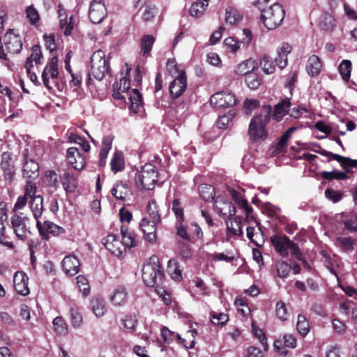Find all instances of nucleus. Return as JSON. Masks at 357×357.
I'll list each match as a JSON object with an SVG mask.
<instances>
[{"mask_svg": "<svg viewBox=\"0 0 357 357\" xmlns=\"http://www.w3.org/2000/svg\"><path fill=\"white\" fill-rule=\"evenodd\" d=\"M271 107L265 105L262 107L260 114L251 119L248 135L252 141L264 140L266 138V125L271 119Z\"/></svg>", "mask_w": 357, "mask_h": 357, "instance_id": "f257e3e1", "label": "nucleus"}, {"mask_svg": "<svg viewBox=\"0 0 357 357\" xmlns=\"http://www.w3.org/2000/svg\"><path fill=\"white\" fill-rule=\"evenodd\" d=\"M142 272L143 282L146 286L158 287L162 284L165 273L157 257H150L149 261L144 264Z\"/></svg>", "mask_w": 357, "mask_h": 357, "instance_id": "f03ea898", "label": "nucleus"}, {"mask_svg": "<svg viewBox=\"0 0 357 357\" xmlns=\"http://www.w3.org/2000/svg\"><path fill=\"white\" fill-rule=\"evenodd\" d=\"M109 59L105 57V52L102 50L94 52L91 57V70L86 83L91 84V77L97 80H102L109 73Z\"/></svg>", "mask_w": 357, "mask_h": 357, "instance_id": "7ed1b4c3", "label": "nucleus"}, {"mask_svg": "<svg viewBox=\"0 0 357 357\" xmlns=\"http://www.w3.org/2000/svg\"><path fill=\"white\" fill-rule=\"evenodd\" d=\"M284 10L280 3H274L262 9L261 20L268 29H274L280 25L284 18Z\"/></svg>", "mask_w": 357, "mask_h": 357, "instance_id": "20e7f679", "label": "nucleus"}, {"mask_svg": "<svg viewBox=\"0 0 357 357\" xmlns=\"http://www.w3.org/2000/svg\"><path fill=\"white\" fill-rule=\"evenodd\" d=\"M158 181V172L155 167L147 163L142 167L140 172L135 176V183L137 188L152 190Z\"/></svg>", "mask_w": 357, "mask_h": 357, "instance_id": "39448f33", "label": "nucleus"}, {"mask_svg": "<svg viewBox=\"0 0 357 357\" xmlns=\"http://www.w3.org/2000/svg\"><path fill=\"white\" fill-rule=\"evenodd\" d=\"M271 242L275 248L282 257H287L289 255L288 250L291 251V255L298 256L300 255L298 245L289 239L286 235H273L271 236Z\"/></svg>", "mask_w": 357, "mask_h": 357, "instance_id": "423d86ee", "label": "nucleus"}, {"mask_svg": "<svg viewBox=\"0 0 357 357\" xmlns=\"http://www.w3.org/2000/svg\"><path fill=\"white\" fill-rule=\"evenodd\" d=\"M130 70L131 67H129L128 63H126L124 68H122V77L120 78L119 82H115L113 84L114 92L112 96L115 99L121 100L125 98V97L122 95V93H127L130 87Z\"/></svg>", "mask_w": 357, "mask_h": 357, "instance_id": "0eeeda50", "label": "nucleus"}, {"mask_svg": "<svg viewBox=\"0 0 357 357\" xmlns=\"http://www.w3.org/2000/svg\"><path fill=\"white\" fill-rule=\"evenodd\" d=\"M29 221L28 217H22L18 214H15L10 218L12 228L18 239L25 241L31 234L29 227L27 226Z\"/></svg>", "mask_w": 357, "mask_h": 357, "instance_id": "6e6552de", "label": "nucleus"}, {"mask_svg": "<svg viewBox=\"0 0 357 357\" xmlns=\"http://www.w3.org/2000/svg\"><path fill=\"white\" fill-rule=\"evenodd\" d=\"M59 76L58 70V58L57 56H53L47 61L43 71L42 73V79L44 85L48 89H51L50 79H52L54 83Z\"/></svg>", "mask_w": 357, "mask_h": 357, "instance_id": "1a4fd4ad", "label": "nucleus"}, {"mask_svg": "<svg viewBox=\"0 0 357 357\" xmlns=\"http://www.w3.org/2000/svg\"><path fill=\"white\" fill-rule=\"evenodd\" d=\"M211 104L215 108H225L234 106L237 99L234 94L227 91L214 93L210 98Z\"/></svg>", "mask_w": 357, "mask_h": 357, "instance_id": "9d476101", "label": "nucleus"}, {"mask_svg": "<svg viewBox=\"0 0 357 357\" xmlns=\"http://www.w3.org/2000/svg\"><path fill=\"white\" fill-rule=\"evenodd\" d=\"M3 44L6 50L11 54H17L22 49V42L19 34L9 30L3 37Z\"/></svg>", "mask_w": 357, "mask_h": 357, "instance_id": "9b49d317", "label": "nucleus"}, {"mask_svg": "<svg viewBox=\"0 0 357 357\" xmlns=\"http://www.w3.org/2000/svg\"><path fill=\"white\" fill-rule=\"evenodd\" d=\"M68 163L76 170H82L86 166V155L79 152L76 147H70L66 151Z\"/></svg>", "mask_w": 357, "mask_h": 357, "instance_id": "f8f14e48", "label": "nucleus"}, {"mask_svg": "<svg viewBox=\"0 0 357 357\" xmlns=\"http://www.w3.org/2000/svg\"><path fill=\"white\" fill-rule=\"evenodd\" d=\"M186 87L187 77L185 73L182 72L175 77L169 86L171 96L174 99L179 98L185 91Z\"/></svg>", "mask_w": 357, "mask_h": 357, "instance_id": "ddd939ff", "label": "nucleus"}, {"mask_svg": "<svg viewBox=\"0 0 357 357\" xmlns=\"http://www.w3.org/2000/svg\"><path fill=\"white\" fill-rule=\"evenodd\" d=\"M107 15L105 4L101 1L94 0L91 3L89 17L93 24L100 23Z\"/></svg>", "mask_w": 357, "mask_h": 357, "instance_id": "4468645a", "label": "nucleus"}, {"mask_svg": "<svg viewBox=\"0 0 357 357\" xmlns=\"http://www.w3.org/2000/svg\"><path fill=\"white\" fill-rule=\"evenodd\" d=\"M106 249L115 256H121L126 250L122 243L114 234H108L102 240Z\"/></svg>", "mask_w": 357, "mask_h": 357, "instance_id": "2eb2a0df", "label": "nucleus"}, {"mask_svg": "<svg viewBox=\"0 0 357 357\" xmlns=\"http://www.w3.org/2000/svg\"><path fill=\"white\" fill-rule=\"evenodd\" d=\"M36 227L39 231L40 235L44 238L47 237L49 234L54 236H59L63 234L65 230L63 228L55 225L50 221H45L43 223L40 220L36 222Z\"/></svg>", "mask_w": 357, "mask_h": 357, "instance_id": "dca6fc26", "label": "nucleus"}, {"mask_svg": "<svg viewBox=\"0 0 357 357\" xmlns=\"http://www.w3.org/2000/svg\"><path fill=\"white\" fill-rule=\"evenodd\" d=\"M243 35L244 37L242 38L241 42L236 40L231 37L225 38L224 40V45L227 47V50L232 53H234L239 50L241 43L248 45L252 40L251 31L248 29H244L243 30Z\"/></svg>", "mask_w": 357, "mask_h": 357, "instance_id": "f3484780", "label": "nucleus"}, {"mask_svg": "<svg viewBox=\"0 0 357 357\" xmlns=\"http://www.w3.org/2000/svg\"><path fill=\"white\" fill-rule=\"evenodd\" d=\"M214 206L217 212L221 215L230 218L234 216L236 213V207L233 204L221 196H218L215 198Z\"/></svg>", "mask_w": 357, "mask_h": 357, "instance_id": "a211bd4d", "label": "nucleus"}, {"mask_svg": "<svg viewBox=\"0 0 357 357\" xmlns=\"http://www.w3.org/2000/svg\"><path fill=\"white\" fill-rule=\"evenodd\" d=\"M29 277L22 271H17L13 277L15 290L20 295L26 296L29 294L28 287Z\"/></svg>", "mask_w": 357, "mask_h": 357, "instance_id": "6ab92c4d", "label": "nucleus"}, {"mask_svg": "<svg viewBox=\"0 0 357 357\" xmlns=\"http://www.w3.org/2000/svg\"><path fill=\"white\" fill-rule=\"evenodd\" d=\"M228 191L236 204L245 211L247 216L250 215L252 212V208L245 198V191L242 189L237 190L234 188H229Z\"/></svg>", "mask_w": 357, "mask_h": 357, "instance_id": "aec40b11", "label": "nucleus"}, {"mask_svg": "<svg viewBox=\"0 0 357 357\" xmlns=\"http://www.w3.org/2000/svg\"><path fill=\"white\" fill-rule=\"evenodd\" d=\"M159 223L151 222L148 218H144L141 220L140 227L144 234L146 240L150 243H154L156 241V226Z\"/></svg>", "mask_w": 357, "mask_h": 357, "instance_id": "412c9836", "label": "nucleus"}, {"mask_svg": "<svg viewBox=\"0 0 357 357\" xmlns=\"http://www.w3.org/2000/svg\"><path fill=\"white\" fill-rule=\"evenodd\" d=\"M1 169L3 171L6 180L13 181L15 174L14 167L12 164V153L8 151L1 154Z\"/></svg>", "mask_w": 357, "mask_h": 357, "instance_id": "4be33fe9", "label": "nucleus"}, {"mask_svg": "<svg viewBox=\"0 0 357 357\" xmlns=\"http://www.w3.org/2000/svg\"><path fill=\"white\" fill-rule=\"evenodd\" d=\"M22 172L24 178L35 180L39 175V165L35 160L29 159L26 155H24Z\"/></svg>", "mask_w": 357, "mask_h": 357, "instance_id": "5701e85b", "label": "nucleus"}, {"mask_svg": "<svg viewBox=\"0 0 357 357\" xmlns=\"http://www.w3.org/2000/svg\"><path fill=\"white\" fill-rule=\"evenodd\" d=\"M63 188L66 193H74L77 187V176L72 172L65 171L60 176Z\"/></svg>", "mask_w": 357, "mask_h": 357, "instance_id": "b1692460", "label": "nucleus"}, {"mask_svg": "<svg viewBox=\"0 0 357 357\" xmlns=\"http://www.w3.org/2000/svg\"><path fill=\"white\" fill-rule=\"evenodd\" d=\"M58 14L59 25L61 29H64V35L67 36H70L75 24L74 17L71 15L68 20L66 10L61 5L59 6Z\"/></svg>", "mask_w": 357, "mask_h": 357, "instance_id": "393cba45", "label": "nucleus"}, {"mask_svg": "<svg viewBox=\"0 0 357 357\" xmlns=\"http://www.w3.org/2000/svg\"><path fill=\"white\" fill-rule=\"evenodd\" d=\"M80 263L77 257L68 255L62 261V268L66 274L70 276L75 275L79 271Z\"/></svg>", "mask_w": 357, "mask_h": 357, "instance_id": "a878e982", "label": "nucleus"}, {"mask_svg": "<svg viewBox=\"0 0 357 357\" xmlns=\"http://www.w3.org/2000/svg\"><path fill=\"white\" fill-rule=\"evenodd\" d=\"M128 292L123 286H118L114 291L110 301L115 306L125 305L128 300Z\"/></svg>", "mask_w": 357, "mask_h": 357, "instance_id": "bb28decb", "label": "nucleus"}, {"mask_svg": "<svg viewBox=\"0 0 357 357\" xmlns=\"http://www.w3.org/2000/svg\"><path fill=\"white\" fill-rule=\"evenodd\" d=\"M29 206L33 218L36 220V222H38V220H40L45 210L43 197L38 195L36 197H33L31 199L29 200Z\"/></svg>", "mask_w": 357, "mask_h": 357, "instance_id": "cd10ccee", "label": "nucleus"}, {"mask_svg": "<svg viewBox=\"0 0 357 357\" xmlns=\"http://www.w3.org/2000/svg\"><path fill=\"white\" fill-rule=\"evenodd\" d=\"M322 64L320 59L314 54L311 55L307 61L306 71L312 77L318 75L321 70Z\"/></svg>", "mask_w": 357, "mask_h": 357, "instance_id": "c85d7f7f", "label": "nucleus"}, {"mask_svg": "<svg viewBox=\"0 0 357 357\" xmlns=\"http://www.w3.org/2000/svg\"><path fill=\"white\" fill-rule=\"evenodd\" d=\"M291 51V47L288 43H284L278 50V56L275 59L276 65L281 69L287 65V54Z\"/></svg>", "mask_w": 357, "mask_h": 357, "instance_id": "c756f323", "label": "nucleus"}, {"mask_svg": "<svg viewBox=\"0 0 357 357\" xmlns=\"http://www.w3.org/2000/svg\"><path fill=\"white\" fill-rule=\"evenodd\" d=\"M111 193L117 199L125 200L126 197L130 194V189L126 183L119 181L112 188Z\"/></svg>", "mask_w": 357, "mask_h": 357, "instance_id": "7c9ffc66", "label": "nucleus"}, {"mask_svg": "<svg viewBox=\"0 0 357 357\" xmlns=\"http://www.w3.org/2000/svg\"><path fill=\"white\" fill-rule=\"evenodd\" d=\"M290 105V99L286 98L281 100L275 106L274 113L273 114V118L277 121H280L289 110Z\"/></svg>", "mask_w": 357, "mask_h": 357, "instance_id": "2f4dec72", "label": "nucleus"}, {"mask_svg": "<svg viewBox=\"0 0 357 357\" xmlns=\"http://www.w3.org/2000/svg\"><path fill=\"white\" fill-rule=\"evenodd\" d=\"M122 236V244L123 247L132 248L137 245V241L135 238V234L130 231L128 227L123 225L121 228Z\"/></svg>", "mask_w": 357, "mask_h": 357, "instance_id": "473e14b6", "label": "nucleus"}, {"mask_svg": "<svg viewBox=\"0 0 357 357\" xmlns=\"http://www.w3.org/2000/svg\"><path fill=\"white\" fill-rule=\"evenodd\" d=\"M124 158L123 153L121 151H115L110 162L111 170L114 173L121 172L124 169Z\"/></svg>", "mask_w": 357, "mask_h": 357, "instance_id": "72a5a7b5", "label": "nucleus"}, {"mask_svg": "<svg viewBox=\"0 0 357 357\" xmlns=\"http://www.w3.org/2000/svg\"><path fill=\"white\" fill-rule=\"evenodd\" d=\"M91 308L97 317H102L106 312V307L103 299L93 297L91 300Z\"/></svg>", "mask_w": 357, "mask_h": 357, "instance_id": "f704fd0d", "label": "nucleus"}, {"mask_svg": "<svg viewBox=\"0 0 357 357\" xmlns=\"http://www.w3.org/2000/svg\"><path fill=\"white\" fill-rule=\"evenodd\" d=\"M167 271L174 280L180 281L182 279L181 271L179 268L177 260L174 259L169 260Z\"/></svg>", "mask_w": 357, "mask_h": 357, "instance_id": "c9c22d12", "label": "nucleus"}, {"mask_svg": "<svg viewBox=\"0 0 357 357\" xmlns=\"http://www.w3.org/2000/svg\"><path fill=\"white\" fill-rule=\"evenodd\" d=\"M255 68V62L251 59L242 61L235 67L234 72L238 75H245L251 73Z\"/></svg>", "mask_w": 357, "mask_h": 357, "instance_id": "e433bc0d", "label": "nucleus"}, {"mask_svg": "<svg viewBox=\"0 0 357 357\" xmlns=\"http://www.w3.org/2000/svg\"><path fill=\"white\" fill-rule=\"evenodd\" d=\"M208 5V0H197L194 2L190 8V15L199 17L205 11Z\"/></svg>", "mask_w": 357, "mask_h": 357, "instance_id": "4c0bfd02", "label": "nucleus"}, {"mask_svg": "<svg viewBox=\"0 0 357 357\" xmlns=\"http://www.w3.org/2000/svg\"><path fill=\"white\" fill-rule=\"evenodd\" d=\"M242 15L234 7L229 6L225 10V22L230 25H234L241 21Z\"/></svg>", "mask_w": 357, "mask_h": 357, "instance_id": "58836bf2", "label": "nucleus"}, {"mask_svg": "<svg viewBox=\"0 0 357 357\" xmlns=\"http://www.w3.org/2000/svg\"><path fill=\"white\" fill-rule=\"evenodd\" d=\"M129 99L131 109L135 113L139 112V109L142 106V96L137 89H132Z\"/></svg>", "mask_w": 357, "mask_h": 357, "instance_id": "ea45409f", "label": "nucleus"}, {"mask_svg": "<svg viewBox=\"0 0 357 357\" xmlns=\"http://www.w3.org/2000/svg\"><path fill=\"white\" fill-rule=\"evenodd\" d=\"M199 193L206 202H211L215 197L214 188L211 185L202 184L199 186Z\"/></svg>", "mask_w": 357, "mask_h": 357, "instance_id": "a19ab883", "label": "nucleus"}, {"mask_svg": "<svg viewBox=\"0 0 357 357\" xmlns=\"http://www.w3.org/2000/svg\"><path fill=\"white\" fill-rule=\"evenodd\" d=\"M148 218L151 220V222L160 223L161 218L158 209V206L155 201H151L149 202L147 206Z\"/></svg>", "mask_w": 357, "mask_h": 357, "instance_id": "79ce46f5", "label": "nucleus"}, {"mask_svg": "<svg viewBox=\"0 0 357 357\" xmlns=\"http://www.w3.org/2000/svg\"><path fill=\"white\" fill-rule=\"evenodd\" d=\"M70 318L72 326L74 328H79L83 323L82 315L77 307H72L70 309Z\"/></svg>", "mask_w": 357, "mask_h": 357, "instance_id": "37998d69", "label": "nucleus"}, {"mask_svg": "<svg viewBox=\"0 0 357 357\" xmlns=\"http://www.w3.org/2000/svg\"><path fill=\"white\" fill-rule=\"evenodd\" d=\"M155 38L151 35H145L141 40V52L144 56L149 54L151 51Z\"/></svg>", "mask_w": 357, "mask_h": 357, "instance_id": "c03bdc74", "label": "nucleus"}, {"mask_svg": "<svg viewBox=\"0 0 357 357\" xmlns=\"http://www.w3.org/2000/svg\"><path fill=\"white\" fill-rule=\"evenodd\" d=\"M296 328H297L298 332L303 337L306 336V335L309 333L310 324L304 315H302V314L298 315Z\"/></svg>", "mask_w": 357, "mask_h": 357, "instance_id": "a18cd8bd", "label": "nucleus"}, {"mask_svg": "<svg viewBox=\"0 0 357 357\" xmlns=\"http://www.w3.org/2000/svg\"><path fill=\"white\" fill-rule=\"evenodd\" d=\"M351 68V62L349 60H343L339 65V73L344 81L349 82Z\"/></svg>", "mask_w": 357, "mask_h": 357, "instance_id": "49530a36", "label": "nucleus"}, {"mask_svg": "<svg viewBox=\"0 0 357 357\" xmlns=\"http://www.w3.org/2000/svg\"><path fill=\"white\" fill-rule=\"evenodd\" d=\"M321 176L324 179L328 180V181H331L333 179L346 180L348 178V176L345 172L337 171V170H334V171H331V172L324 171V172H321Z\"/></svg>", "mask_w": 357, "mask_h": 357, "instance_id": "de8ad7c7", "label": "nucleus"}, {"mask_svg": "<svg viewBox=\"0 0 357 357\" xmlns=\"http://www.w3.org/2000/svg\"><path fill=\"white\" fill-rule=\"evenodd\" d=\"M53 325L57 334L61 335H67L68 325L61 317H55L53 320Z\"/></svg>", "mask_w": 357, "mask_h": 357, "instance_id": "09e8293b", "label": "nucleus"}, {"mask_svg": "<svg viewBox=\"0 0 357 357\" xmlns=\"http://www.w3.org/2000/svg\"><path fill=\"white\" fill-rule=\"evenodd\" d=\"M245 82L251 89H257L261 84V79L254 70L246 75Z\"/></svg>", "mask_w": 357, "mask_h": 357, "instance_id": "8fccbe9b", "label": "nucleus"}, {"mask_svg": "<svg viewBox=\"0 0 357 357\" xmlns=\"http://www.w3.org/2000/svg\"><path fill=\"white\" fill-rule=\"evenodd\" d=\"M260 66L266 74H272L275 70V66L272 59L268 56H264L260 59Z\"/></svg>", "mask_w": 357, "mask_h": 357, "instance_id": "3c124183", "label": "nucleus"}, {"mask_svg": "<svg viewBox=\"0 0 357 357\" xmlns=\"http://www.w3.org/2000/svg\"><path fill=\"white\" fill-rule=\"evenodd\" d=\"M235 113L233 110H229L227 114L220 116L216 121L217 127L220 129H226L227 125L234 118Z\"/></svg>", "mask_w": 357, "mask_h": 357, "instance_id": "603ef678", "label": "nucleus"}, {"mask_svg": "<svg viewBox=\"0 0 357 357\" xmlns=\"http://www.w3.org/2000/svg\"><path fill=\"white\" fill-rule=\"evenodd\" d=\"M68 140L70 142L79 144L84 152L87 153L90 151L91 146L87 140L84 137L71 134L68 137Z\"/></svg>", "mask_w": 357, "mask_h": 357, "instance_id": "864d4df0", "label": "nucleus"}, {"mask_svg": "<svg viewBox=\"0 0 357 357\" xmlns=\"http://www.w3.org/2000/svg\"><path fill=\"white\" fill-rule=\"evenodd\" d=\"M321 24L326 30L332 31L335 26V19L331 15L328 13H324L321 16Z\"/></svg>", "mask_w": 357, "mask_h": 357, "instance_id": "5fc2aeb1", "label": "nucleus"}, {"mask_svg": "<svg viewBox=\"0 0 357 357\" xmlns=\"http://www.w3.org/2000/svg\"><path fill=\"white\" fill-rule=\"evenodd\" d=\"M275 314L280 320L285 321L287 319V309L286 305L282 301H278L276 303Z\"/></svg>", "mask_w": 357, "mask_h": 357, "instance_id": "6e6d98bb", "label": "nucleus"}, {"mask_svg": "<svg viewBox=\"0 0 357 357\" xmlns=\"http://www.w3.org/2000/svg\"><path fill=\"white\" fill-rule=\"evenodd\" d=\"M276 270L278 277L286 278L289 275L291 267L287 262L282 261L276 264Z\"/></svg>", "mask_w": 357, "mask_h": 357, "instance_id": "4d7b16f0", "label": "nucleus"}, {"mask_svg": "<svg viewBox=\"0 0 357 357\" xmlns=\"http://www.w3.org/2000/svg\"><path fill=\"white\" fill-rule=\"evenodd\" d=\"M227 225L228 229L231 234L236 236H241L243 234L241 222L236 218H235L234 220L231 221L230 223L229 222H227Z\"/></svg>", "mask_w": 357, "mask_h": 357, "instance_id": "13d9d810", "label": "nucleus"}, {"mask_svg": "<svg viewBox=\"0 0 357 357\" xmlns=\"http://www.w3.org/2000/svg\"><path fill=\"white\" fill-rule=\"evenodd\" d=\"M78 287L84 296H88L90 293V288L88 284L87 278L82 275L77 277Z\"/></svg>", "mask_w": 357, "mask_h": 357, "instance_id": "bf43d9fd", "label": "nucleus"}, {"mask_svg": "<svg viewBox=\"0 0 357 357\" xmlns=\"http://www.w3.org/2000/svg\"><path fill=\"white\" fill-rule=\"evenodd\" d=\"M160 335L165 343L169 344L174 340L175 334L167 327L162 326L160 330Z\"/></svg>", "mask_w": 357, "mask_h": 357, "instance_id": "052dcab7", "label": "nucleus"}, {"mask_svg": "<svg viewBox=\"0 0 357 357\" xmlns=\"http://www.w3.org/2000/svg\"><path fill=\"white\" fill-rule=\"evenodd\" d=\"M228 321V316L225 313H215L214 312L211 317V322L214 325L224 326Z\"/></svg>", "mask_w": 357, "mask_h": 357, "instance_id": "680f3d73", "label": "nucleus"}, {"mask_svg": "<svg viewBox=\"0 0 357 357\" xmlns=\"http://www.w3.org/2000/svg\"><path fill=\"white\" fill-rule=\"evenodd\" d=\"M336 242L345 250H352L354 249V241L350 237H338Z\"/></svg>", "mask_w": 357, "mask_h": 357, "instance_id": "e2e57ef3", "label": "nucleus"}, {"mask_svg": "<svg viewBox=\"0 0 357 357\" xmlns=\"http://www.w3.org/2000/svg\"><path fill=\"white\" fill-rule=\"evenodd\" d=\"M172 211L177 218V221L183 222V209L181 207V203L178 199H175L172 202Z\"/></svg>", "mask_w": 357, "mask_h": 357, "instance_id": "0e129e2a", "label": "nucleus"}, {"mask_svg": "<svg viewBox=\"0 0 357 357\" xmlns=\"http://www.w3.org/2000/svg\"><path fill=\"white\" fill-rule=\"evenodd\" d=\"M24 196L30 199L33 197H36L38 195H36L37 188L35 183L28 181L24 186Z\"/></svg>", "mask_w": 357, "mask_h": 357, "instance_id": "69168bd1", "label": "nucleus"}, {"mask_svg": "<svg viewBox=\"0 0 357 357\" xmlns=\"http://www.w3.org/2000/svg\"><path fill=\"white\" fill-rule=\"evenodd\" d=\"M167 70L169 72V75L172 77L177 76L182 72L183 70H179L178 66L176 63L175 59H169L167 63Z\"/></svg>", "mask_w": 357, "mask_h": 357, "instance_id": "338daca9", "label": "nucleus"}, {"mask_svg": "<svg viewBox=\"0 0 357 357\" xmlns=\"http://www.w3.org/2000/svg\"><path fill=\"white\" fill-rule=\"evenodd\" d=\"M325 195L327 199L331 200L334 203H336L342 199L343 193L340 191L328 188L325 191Z\"/></svg>", "mask_w": 357, "mask_h": 357, "instance_id": "774afa93", "label": "nucleus"}]
</instances>
